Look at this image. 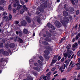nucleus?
<instances>
[{"mask_svg":"<svg viewBox=\"0 0 80 80\" xmlns=\"http://www.w3.org/2000/svg\"><path fill=\"white\" fill-rule=\"evenodd\" d=\"M38 63H39V65H40V66H42V62L38 60Z\"/></svg>","mask_w":80,"mask_h":80,"instance_id":"nucleus-28","label":"nucleus"},{"mask_svg":"<svg viewBox=\"0 0 80 80\" xmlns=\"http://www.w3.org/2000/svg\"><path fill=\"white\" fill-rule=\"evenodd\" d=\"M3 20L5 21H7L8 20V17L6 16H5L3 17Z\"/></svg>","mask_w":80,"mask_h":80,"instance_id":"nucleus-26","label":"nucleus"},{"mask_svg":"<svg viewBox=\"0 0 80 80\" xmlns=\"http://www.w3.org/2000/svg\"><path fill=\"white\" fill-rule=\"evenodd\" d=\"M67 7V4H65L64 6V7L65 8Z\"/></svg>","mask_w":80,"mask_h":80,"instance_id":"nucleus-55","label":"nucleus"},{"mask_svg":"<svg viewBox=\"0 0 80 80\" xmlns=\"http://www.w3.org/2000/svg\"><path fill=\"white\" fill-rule=\"evenodd\" d=\"M68 12H67L66 11H64L63 12V16L67 17V16H68Z\"/></svg>","mask_w":80,"mask_h":80,"instance_id":"nucleus-16","label":"nucleus"},{"mask_svg":"<svg viewBox=\"0 0 80 80\" xmlns=\"http://www.w3.org/2000/svg\"><path fill=\"white\" fill-rule=\"evenodd\" d=\"M42 17H43V16L40 14L39 16L35 17L34 18V19L35 20H37L38 23H40V21L41 20V19H43V18H42Z\"/></svg>","mask_w":80,"mask_h":80,"instance_id":"nucleus-4","label":"nucleus"},{"mask_svg":"<svg viewBox=\"0 0 80 80\" xmlns=\"http://www.w3.org/2000/svg\"><path fill=\"white\" fill-rule=\"evenodd\" d=\"M46 33L47 35H48L47 36L48 37H52V35L51 34L48 33V32H46Z\"/></svg>","mask_w":80,"mask_h":80,"instance_id":"nucleus-24","label":"nucleus"},{"mask_svg":"<svg viewBox=\"0 0 80 80\" xmlns=\"http://www.w3.org/2000/svg\"><path fill=\"white\" fill-rule=\"evenodd\" d=\"M35 66H38V63L37 62H35L34 64Z\"/></svg>","mask_w":80,"mask_h":80,"instance_id":"nucleus-45","label":"nucleus"},{"mask_svg":"<svg viewBox=\"0 0 80 80\" xmlns=\"http://www.w3.org/2000/svg\"><path fill=\"white\" fill-rule=\"evenodd\" d=\"M74 1L76 2V3H78V0H74Z\"/></svg>","mask_w":80,"mask_h":80,"instance_id":"nucleus-62","label":"nucleus"},{"mask_svg":"<svg viewBox=\"0 0 80 80\" xmlns=\"http://www.w3.org/2000/svg\"><path fill=\"white\" fill-rule=\"evenodd\" d=\"M38 10H39L40 12H43L44 10L43 9L39 10V8H38Z\"/></svg>","mask_w":80,"mask_h":80,"instance_id":"nucleus-35","label":"nucleus"},{"mask_svg":"<svg viewBox=\"0 0 80 80\" xmlns=\"http://www.w3.org/2000/svg\"><path fill=\"white\" fill-rule=\"evenodd\" d=\"M26 19L28 23L31 22V19H30V18L28 17V16H27L26 17Z\"/></svg>","mask_w":80,"mask_h":80,"instance_id":"nucleus-15","label":"nucleus"},{"mask_svg":"<svg viewBox=\"0 0 80 80\" xmlns=\"http://www.w3.org/2000/svg\"><path fill=\"white\" fill-rule=\"evenodd\" d=\"M32 73L34 75H37V73H36L34 72H32Z\"/></svg>","mask_w":80,"mask_h":80,"instance_id":"nucleus-44","label":"nucleus"},{"mask_svg":"<svg viewBox=\"0 0 80 80\" xmlns=\"http://www.w3.org/2000/svg\"><path fill=\"white\" fill-rule=\"evenodd\" d=\"M8 8L9 10H12V8L11 7V5H9V7Z\"/></svg>","mask_w":80,"mask_h":80,"instance_id":"nucleus-34","label":"nucleus"},{"mask_svg":"<svg viewBox=\"0 0 80 80\" xmlns=\"http://www.w3.org/2000/svg\"><path fill=\"white\" fill-rule=\"evenodd\" d=\"M19 36H20V37H22V33H19Z\"/></svg>","mask_w":80,"mask_h":80,"instance_id":"nucleus-56","label":"nucleus"},{"mask_svg":"<svg viewBox=\"0 0 80 80\" xmlns=\"http://www.w3.org/2000/svg\"><path fill=\"white\" fill-rule=\"evenodd\" d=\"M78 62H79V63H80V58H79L78 59Z\"/></svg>","mask_w":80,"mask_h":80,"instance_id":"nucleus-59","label":"nucleus"},{"mask_svg":"<svg viewBox=\"0 0 80 80\" xmlns=\"http://www.w3.org/2000/svg\"><path fill=\"white\" fill-rule=\"evenodd\" d=\"M49 38L48 37H47L45 40H46V41H47V42H50V41H51V39Z\"/></svg>","mask_w":80,"mask_h":80,"instance_id":"nucleus-29","label":"nucleus"},{"mask_svg":"<svg viewBox=\"0 0 80 80\" xmlns=\"http://www.w3.org/2000/svg\"><path fill=\"white\" fill-rule=\"evenodd\" d=\"M75 46H77V45H78V44L77 43V42H76L75 43Z\"/></svg>","mask_w":80,"mask_h":80,"instance_id":"nucleus-63","label":"nucleus"},{"mask_svg":"<svg viewBox=\"0 0 80 80\" xmlns=\"http://www.w3.org/2000/svg\"><path fill=\"white\" fill-rule=\"evenodd\" d=\"M0 47H3V43H2L0 44Z\"/></svg>","mask_w":80,"mask_h":80,"instance_id":"nucleus-46","label":"nucleus"},{"mask_svg":"<svg viewBox=\"0 0 80 80\" xmlns=\"http://www.w3.org/2000/svg\"><path fill=\"white\" fill-rule=\"evenodd\" d=\"M72 65L71 67H73L75 66L76 64L74 62H73L72 61H71L70 63V65Z\"/></svg>","mask_w":80,"mask_h":80,"instance_id":"nucleus-18","label":"nucleus"},{"mask_svg":"<svg viewBox=\"0 0 80 80\" xmlns=\"http://www.w3.org/2000/svg\"><path fill=\"white\" fill-rule=\"evenodd\" d=\"M47 26L48 28H52V30H54L55 29L54 27L50 23H48Z\"/></svg>","mask_w":80,"mask_h":80,"instance_id":"nucleus-11","label":"nucleus"},{"mask_svg":"<svg viewBox=\"0 0 80 80\" xmlns=\"http://www.w3.org/2000/svg\"><path fill=\"white\" fill-rule=\"evenodd\" d=\"M19 39L20 38H19V37H16L14 38V40L15 42H18Z\"/></svg>","mask_w":80,"mask_h":80,"instance_id":"nucleus-17","label":"nucleus"},{"mask_svg":"<svg viewBox=\"0 0 80 80\" xmlns=\"http://www.w3.org/2000/svg\"><path fill=\"white\" fill-rule=\"evenodd\" d=\"M57 57L56 56H55L53 57L52 60V63H55V62L57 61Z\"/></svg>","mask_w":80,"mask_h":80,"instance_id":"nucleus-10","label":"nucleus"},{"mask_svg":"<svg viewBox=\"0 0 80 80\" xmlns=\"http://www.w3.org/2000/svg\"><path fill=\"white\" fill-rule=\"evenodd\" d=\"M3 62V58H2L1 59H0V63H2Z\"/></svg>","mask_w":80,"mask_h":80,"instance_id":"nucleus-41","label":"nucleus"},{"mask_svg":"<svg viewBox=\"0 0 80 80\" xmlns=\"http://www.w3.org/2000/svg\"><path fill=\"white\" fill-rule=\"evenodd\" d=\"M51 73H52V72H50L48 73V75H51Z\"/></svg>","mask_w":80,"mask_h":80,"instance_id":"nucleus-57","label":"nucleus"},{"mask_svg":"<svg viewBox=\"0 0 80 80\" xmlns=\"http://www.w3.org/2000/svg\"><path fill=\"white\" fill-rule=\"evenodd\" d=\"M18 42H19V43H23V40H22V39L19 38V40Z\"/></svg>","mask_w":80,"mask_h":80,"instance_id":"nucleus-30","label":"nucleus"},{"mask_svg":"<svg viewBox=\"0 0 80 80\" xmlns=\"http://www.w3.org/2000/svg\"><path fill=\"white\" fill-rule=\"evenodd\" d=\"M65 62L66 63V65H68V63H69V62H67V61H65Z\"/></svg>","mask_w":80,"mask_h":80,"instance_id":"nucleus-60","label":"nucleus"},{"mask_svg":"<svg viewBox=\"0 0 80 80\" xmlns=\"http://www.w3.org/2000/svg\"><path fill=\"white\" fill-rule=\"evenodd\" d=\"M25 12V10L24 9H22L21 10L20 13L21 14H23V12Z\"/></svg>","mask_w":80,"mask_h":80,"instance_id":"nucleus-31","label":"nucleus"},{"mask_svg":"<svg viewBox=\"0 0 80 80\" xmlns=\"http://www.w3.org/2000/svg\"><path fill=\"white\" fill-rule=\"evenodd\" d=\"M70 47H71V45H70V44H68V46L66 47V48L68 50L67 53H71L72 50H70Z\"/></svg>","mask_w":80,"mask_h":80,"instance_id":"nucleus-8","label":"nucleus"},{"mask_svg":"<svg viewBox=\"0 0 80 80\" xmlns=\"http://www.w3.org/2000/svg\"><path fill=\"white\" fill-rule=\"evenodd\" d=\"M80 37V32L78 34V35H77L76 37V40H78Z\"/></svg>","mask_w":80,"mask_h":80,"instance_id":"nucleus-23","label":"nucleus"},{"mask_svg":"<svg viewBox=\"0 0 80 80\" xmlns=\"http://www.w3.org/2000/svg\"><path fill=\"white\" fill-rule=\"evenodd\" d=\"M27 25V22L25 20H23L21 22V26H25Z\"/></svg>","mask_w":80,"mask_h":80,"instance_id":"nucleus-9","label":"nucleus"},{"mask_svg":"<svg viewBox=\"0 0 80 80\" xmlns=\"http://www.w3.org/2000/svg\"><path fill=\"white\" fill-rule=\"evenodd\" d=\"M13 2H12V4L13 3V6L14 7H16L18 6V8L17 10H18L19 12L20 11V9L23 7V6L22 5H20L19 4V1H18V0H13Z\"/></svg>","mask_w":80,"mask_h":80,"instance_id":"nucleus-1","label":"nucleus"},{"mask_svg":"<svg viewBox=\"0 0 80 80\" xmlns=\"http://www.w3.org/2000/svg\"><path fill=\"white\" fill-rule=\"evenodd\" d=\"M41 7H43V8H46L47 7V3H44L40 5Z\"/></svg>","mask_w":80,"mask_h":80,"instance_id":"nucleus-19","label":"nucleus"},{"mask_svg":"<svg viewBox=\"0 0 80 80\" xmlns=\"http://www.w3.org/2000/svg\"><path fill=\"white\" fill-rule=\"evenodd\" d=\"M16 24H18V23H19V22H18V21H16Z\"/></svg>","mask_w":80,"mask_h":80,"instance_id":"nucleus-58","label":"nucleus"},{"mask_svg":"<svg viewBox=\"0 0 80 80\" xmlns=\"http://www.w3.org/2000/svg\"><path fill=\"white\" fill-rule=\"evenodd\" d=\"M71 1L73 5H75V2L73 1V0H71Z\"/></svg>","mask_w":80,"mask_h":80,"instance_id":"nucleus-42","label":"nucleus"},{"mask_svg":"<svg viewBox=\"0 0 80 80\" xmlns=\"http://www.w3.org/2000/svg\"><path fill=\"white\" fill-rule=\"evenodd\" d=\"M65 40V37L63 38L61 40L60 43H61L63 41V40Z\"/></svg>","mask_w":80,"mask_h":80,"instance_id":"nucleus-38","label":"nucleus"},{"mask_svg":"<svg viewBox=\"0 0 80 80\" xmlns=\"http://www.w3.org/2000/svg\"><path fill=\"white\" fill-rule=\"evenodd\" d=\"M13 12H14V13H15L17 12V11H16V10L14 9H13Z\"/></svg>","mask_w":80,"mask_h":80,"instance_id":"nucleus-40","label":"nucleus"},{"mask_svg":"<svg viewBox=\"0 0 80 80\" xmlns=\"http://www.w3.org/2000/svg\"><path fill=\"white\" fill-rule=\"evenodd\" d=\"M79 13V11L78 10L76 11V15H78V14Z\"/></svg>","mask_w":80,"mask_h":80,"instance_id":"nucleus-48","label":"nucleus"},{"mask_svg":"<svg viewBox=\"0 0 80 80\" xmlns=\"http://www.w3.org/2000/svg\"><path fill=\"white\" fill-rule=\"evenodd\" d=\"M28 30L26 29H24L23 30V33H24V34H27L28 33Z\"/></svg>","mask_w":80,"mask_h":80,"instance_id":"nucleus-21","label":"nucleus"},{"mask_svg":"<svg viewBox=\"0 0 80 80\" xmlns=\"http://www.w3.org/2000/svg\"><path fill=\"white\" fill-rule=\"evenodd\" d=\"M40 13V12H38V11H37V12H36V14L37 15H39Z\"/></svg>","mask_w":80,"mask_h":80,"instance_id":"nucleus-52","label":"nucleus"},{"mask_svg":"<svg viewBox=\"0 0 80 80\" xmlns=\"http://www.w3.org/2000/svg\"><path fill=\"white\" fill-rule=\"evenodd\" d=\"M0 52L2 53L3 55L5 56H8L9 55V53L8 52L4 51V50L3 49H1L0 50Z\"/></svg>","mask_w":80,"mask_h":80,"instance_id":"nucleus-5","label":"nucleus"},{"mask_svg":"<svg viewBox=\"0 0 80 80\" xmlns=\"http://www.w3.org/2000/svg\"><path fill=\"white\" fill-rule=\"evenodd\" d=\"M76 65H77V68H78V70H80V63H78L77 64H76Z\"/></svg>","mask_w":80,"mask_h":80,"instance_id":"nucleus-25","label":"nucleus"},{"mask_svg":"<svg viewBox=\"0 0 80 80\" xmlns=\"http://www.w3.org/2000/svg\"><path fill=\"white\" fill-rule=\"evenodd\" d=\"M23 9L24 10H26V11H27V10H28V8H27V7H26V6L25 5L23 6Z\"/></svg>","mask_w":80,"mask_h":80,"instance_id":"nucleus-22","label":"nucleus"},{"mask_svg":"<svg viewBox=\"0 0 80 80\" xmlns=\"http://www.w3.org/2000/svg\"><path fill=\"white\" fill-rule=\"evenodd\" d=\"M9 47L10 48H13V47H14V44H13V43L10 44L9 45Z\"/></svg>","mask_w":80,"mask_h":80,"instance_id":"nucleus-27","label":"nucleus"},{"mask_svg":"<svg viewBox=\"0 0 80 80\" xmlns=\"http://www.w3.org/2000/svg\"><path fill=\"white\" fill-rule=\"evenodd\" d=\"M9 20H11V19H12V16L10 14H9Z\"/></svg>","mask_w":80,"mask_h":80,"instance_id":"nucleus-32","label":"nucleus"},{"mask_svg":"<svg viewBox=\"0 0 80 80\" xmlns=\"http://www.w3.org/2000/svg\"><path fill=\"white\" fill-rule=\"evenodd\" d=\"M29 63L30 65V67H31V64H32V63H33V60L31 59L29 60Z\"/></svg>","mask_w":80,"mask_h":80,"instance_id":"nucleus-36","label":"nucleus"},{"mask_svg":"<svg viewBox=\"0 0 80 80\" xmlns=\"http://www.w3.org/2000/svg\"><path fill=\"white\" fill-rule=\"evenodd\" d=\"M78 44L80 45V39H79L78 40Z\"/></svg>","mask_w":80,"mask_h":80,"instance_id":"nucleus-51","label":"nucleus"},{"mask_svg":"<svg viewBox=\"0 0 80 80\" xmlns=\"http://www.w3.org/2000/svg\"><path fill=\"white\" fill-rule=\"evenodd\" d=\"M33 68L34 70H36V71H37L38 72H40L41 70L40 68H39L38 67H34Z\"/></svg>","mask_w":80,"mask_h":80,"instance_id":"nucleus-13","label":"nucleus"},{"mask_svg":"<svg viewBox=\"0 0 80 80\" xmlns=\"http://www.w3.org/2000/svg\"><path fill=\"white\" fill-rule=\"evenodd\" d=\"M27 80H33V78L30 75H27Z\"/></svg>","mask_w":80,"mask_h":80,"instance_id":"nucleus-14","label":"nucleus"},{"mask_svg":"<svg viewBox=\"0 0 80 80\" xmlns=\"http://www.w3.org/2000/svg\"><path fill=\"white\" fill-rule=\"evenodd\" d=\"M75 39L73 38L72 41V42H75Z\"/></svg>","mask_w":80,"mask_h":80,"instance_id":"nucleus-54","label":"nucleus"},{"mask_svg":"<svg viewBox=\"0 0 80 80\" xmlns=\"http://www.w3.org/2000/svg\"><path fill=\"white\" fill-rule=\"evenodd\" d=\"M77 54L78 56H80V51H78Z\"/></svg>","mask_w":80,"mask_h":80,"instance_id":"nucleus-43","label":"nucleus"},{"mask_svg":"<svg viewBox=\"0 0 80 80\" xmlns=\"http://www.w3.org/2000/svg\"><path fill=\"white\" fill-rule=\"evenodd\" d=\"M54 24L58 28L61 27V26H62L61 25V23H60V22H59L58 21H56L55 22Z\"/></svg>","mask_w":80,"mask_h":80,"instance_id":"nucleus-7","label":"nucleus"},{"mask_svg":"<svg viewBox=\"0 0 80 80\" xmlns=\"http://www.w3.org/2000/svg\"><path fill=\"white\" fill-rule=\"evenodd\" d=\"M49 77H50L49 75H48L47 76H46L44 77V80H49Z\"/></svg>","mask_w":80,"mask_h":80,"instance_id":"nucleus-20","label":"nucleus"},{"mask_svg":"<svg viewBox=\"0 0 80 80\" xmlns=\"http://www.w3.org/2000/svg\"><path fill=\"white\" fill-rule=\"evenodd\" d=\"M8 14L7 13H6L5 12H4L3 13V15H7Z\"/></svg>","mask_w":80,"mask_h":80,"instance_id":"nucleus-53","label":"nucleus"},{"mask_svg":"<svg viewBox=\"0 0 80 80\" xmlns=\"http://www.w3.org/2000/svg\"><path fill=\"white\" fill-rule=\"evenodd\" d=\"M49 50V51H52V48L50 46V45H48V46L46 48V50L44 52V53H45L46 55H49L50 54V52L49 51H48Z\"/></svg>","mask_w":80,"mask_h":80,"instance_id":"nucleus-3","label":"nucleus"},{"mask_svg":"<svg viewBox=\"0 0 80 80\" xmlns=\"http://www.w3.org/2000/svg\"><path fill=\"white\" fill-rule=\"evenodd\" d=\"M39 58H40V60H41V61H43V57H42V56H40L39 57Z\"/></svg>","mask_w":80,"mask_h":80,"instance_id":"nucleus-33","label":"nucleus"},{"mask_svg":"<svg viewBox=\"0 0 80 80\" xmlns=\"http://www.w3.org/2000/svg\"><path fill=\"white\" fill-rule=\"evenodd\" d=\"M66 67V65L65 64H63L62 66L60 67L59 69L60 70H61V72L62 73L63 71H64V69Z\"/></svg>","mask_w":80,"mask_h":80,"instance_id":"nucleus-6","label":"nucleus"},{"mask_svg":"<svg viewBox=\"0 0 80 80\" xmlns=\"http://www.w3.org/2000/svg\"><path fill=\"white\" fill-rule=\"evenodd\" d=\"M62 80H67V78H63L62 79Z\"/></svg>","mask_w":80,"mask_h":80,"instance_id":"nucleus-64","label":"nucleus"},{"mask_svg":"<svg viewBox=\"0 0 80 80\" xmlns=\"http://www.w3.org/2000/svg\"><path fill=\"white\" fill-rule=\"evenodd\" d=\"M60 20H61L60 21L61 22L64 26H66V23H68L69 22V19L67 17H64L63 20H61V19Z\"/></svg>","mask_w":80,"mask_h":80,"instance_id":"nucleus-2","label":"nucleus"},{"mask_svg":"<svg viewBox=\"0 0 80 80\" xmlns=\"http://www.w3.org/2000/svg\"><path fill=\"white\" fill-rule=\"evenodd\" d=\"M5 2V1L3 0H0V5H2L3 3H4ZM3 7L0 6V10H3Z\"/></svg>","mask_w":80,"mask_h":80,"instance_id":"nucleus-12","label":"nucleus"},{"mask_svg":"<svg viewBox=\"0 0 80 80\" xmlns=\"http://www.w3.org/2000/svg\"><path fill=\"white\" fill-rule=\"evenodd\" d=\"M42 43H43L44 45H48V42H42Z\"/></svg>","mask_w":80,"mask_h":80,"instance_id":"nucleus-39","label":"nucleus"},{"mask_svg":"<svg viewBox=\"0 0 80 80\" xmlns=\"http://www.w3.org/2000/svg\"><path fill=\"white\" fill-rule=\"evenodd\" d=\"M60 59H61V57H60V56H59L58 58V60L59 61Z\"/></svg>","mask_w":80,"mask_h":80,"instance_id":"nucleus-49","label":"nucleus"},{"mask_svg":"<svg viewBox=\"0 0 80 80\" xmlns=\"http://www.w3.org/2000/svg\"><path fill=\"white\" fill-rule=\"evenodd\" d=\"M69 18L71 19L72 20V16L69 15L68 16Z\"/></svg>","mask_w":80,"mask_h":80,"instance_id":"nucleus-47","label":"nucleus"},{"mask_svg":"<svg viewBox=\"0 0 80 80\" xmlns=\"http://www.w3.org/2000/svg\"><path fill=\"white\" fill-rule=\"evenodd\" d=\"M56 69V68H53L52 69V71H54V70H55Z\"/></svg>","mask_w":80,"mask_h":80,"instance_id":"nucleus-50","label":"nucleus"},{"mask_svg":"<svg viewBox=\"0 0 80 80\" xmlns=\"http://www.w3.org/2000/svg\"><path fill=\"white\" fill-rule=\"evenodd\" d=\"M25 3L24 2H21V4H22V5H24Z\"/></svg>","mask_w":80,"mask_h":80,"instance_id":"nucleus-61","label":"nucleus"},{"mask_svg":"<svg viewBox=\"0 0 80 80\" xmlns=\"http://www.w3.org/2000/svg\"><path fill=\"white\" fill-rule=\"evenodd\" d=\"M64 57L67 58V57H68V54H67V53H65L64 54Z\"/></svg>","mask_w":80,"mask_h":80,"instance_id":"nucleus-37","label":"nucleus"}]
</instances>
